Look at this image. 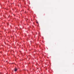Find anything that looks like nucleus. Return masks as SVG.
Masks as SVG:
<instances>
[{"mask_svg": "<svg viewBox=\"0 0 74 74\" xmlns=\"http://www.w3.org/2000/svg\"><path fill=\"white\" fill-rule=\"evenodd\" d=\"M14 69V71H17V69Z\"/></svg>", "mask_w": 74, "mask_h": 74, "instance_id": "obj_1", "label": "nucleus"}, {"mask_svg": "<svg viewBox=\"0 0 74 74\" xmlns=\"http://www.w3.org/2000/svg\"><path fill=\"white\" fill-rule=\"evenodd\" d=\"M36 23H38V22H37V21L36 22Z\"/></svg>", "mask_w": 74, "mask_h": 74, "instance_id": "obj_2", "label": "nucleus"}]
</instances>
